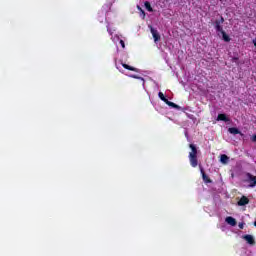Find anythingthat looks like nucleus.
Instances as JSON below:
<instances>
[{
  "label": "nucleus",
  "mask_w": 256,
  "mask_h": 256,
  "mask_svg": "<svg viewBox=\"0 0 256 256\" xmlns=\"http://www.w3.org/2000/svg\"><path fill=\"white\" fill-rule=\"evenodd\" d=\"M150 31L152 33L155 43H157V41H160L161 35H159V32L157 30H155V28H153V26H150Z\"/></svg>",
  "instance_id": "4"
},
{
  "label": "nucleus",
  "mask_w": 256,
  "mask_h": 256,
  "mask_svg": "<svg viewBox=\"0 0 256 256\" xmlns=\"http://www.w3.org/2000/svg\"><path fill=\"white\" fill-rule=\"evenodd\" d=\"M158 96H159V98L161 99V101H163L164 103H166V101L168 100V99L165 97V94H163V92H159V93H158Z\"/></svg>",
  "instance_id": "16"
},
{
  "label": "nucleus",
  "mask_w": 256,
  "mask_h": 256,
  "mask_svg": "<svg viewBox=\"0 0 256 256\" xmlns=\"http://www.w3.org/2000/svg\"><path fill=\"white\" fill-rule=\"evenodd\" d=\"M189 148L191 152L189 153V161L191 167H197L199 165V160L197 159V146L195 144H190Z\"/></svg>",
  "instance_id": "1"
},
{
  "label": "nucleus",
  "mask_w": 256,
  "mask_h": 256,
  "mask_svg": "<svg viewBox=\"0 0 256 256\" xmlns=\"http://www.w3.org/2000/svg\"><path fill=\"white\" fill-rule=\"evenodd\" d=\"M251 141H253V143H256V134L252 136Z\"/></svg>",
  "instance_id": "20"
},
{
  "label": "nucleus",
  "mask_w": 256,
  "mask_h": 256,
  "mask_svg": "<svg viewBox=\"0 0 256 256\" xmlns=\"http://www.w3.org/2000/svg\"><path fill=\"white\" fill-rule=\"evenodd\" d=\"M225 23V18H223V16H221L220 15V19H217V20H215V22H214V27H215V29H216V31L218 32V33H220L221 31H223V24Z\"/></svg>",
  "instance_id": "2"
},
{
  "label": "nucleus",
  "mask_w": 256,
  "mask_h": 256,
  "mask_svg": "<svg viewBox=\"0 0 256 256\" xmlns=\"http://www.w3.org/2000/svg\"><path fill=\"white\" fill-rule=\"evenodd\" d=\"M228 132L231 133V135H241V131H239L236 127L229 128Z\"/></svg>",
  "instance_id": "13"
},
{
  "label": "nucleus",
  "mask_w": 256,
  "mask_h": 256,
  "mask_svg": "<svg viewBox=\"0 0 256 256\" xmlns=\"http://www.w3.org/2000/svg\"><path fill=\"white\" fill-rule=\"evenodd\" d=\"M201 174H202V179L204 181V183H212L211 178H209V176L207 174H205V170H203V168H201Z\"/></svg>",
  "instance_id": "9"
},
{
  "label": "nucleus",
  "mask_w": 256,
  "mask_h": 256,
  "mask_svg": "<svg viewBox=\"0 0 256 256\" xmlns=\"http://www.w3.org/2000/svg\"><path fill=\"white\" fill-rule=\"evenodd\" d=\"M225 221L228 225H231V227H235V225H237V220L231 216L226 217Z\"/></svg>",
  "instance_id": "7"
},
{
  "label": "nucleus",
  "mask_w": 256,
  "mask_h": 256,
  "mask_svg": "<svg viewBox=\"0 0 256 256\" xmlns=\"http://www.w3.org/2000/svg\"><path fill=\"white\" fill-rule=\"evenodd\" d=\"M165 103H166V105H168V107H172V109H181V106H179L169 100H166Z\"/></svg>",
  "instance_id": "12"
},
{
  "label": "nucleus",
  "mask_w": 256,
  "mask_h": 256,
  "mask_svg": "<svg viewBox=\"0 0 256 256\" xmlns=\"http://www.w3.org/2000/svg\"><path fill=\"white\" fill-rule=\"evenodd\" d=\"M233 60H234V61H238V60H239V58H237V57H234V58H233Z\"/></svg>",
  "instance_id": "22"
},
{
  "label": "nucleus",
  "mask_w": 256,
  "mask_h": 256,
  "mask_svg": "<svg viewBox=\"0 0 256 256\" xmlns=\"http://www.w3.org/2000/svg\"><path fill=\"white\" fill-rule=\"evenodd\" d=\"M217 121H224L225 123H229L230 119L226 114H218Z\"/></svg>",
  "instance_id": "10"
},
{
  "label": "nucleus",
  "mask_w": 256,
  "mask_h": 256,
  "mask_svg": "<svg viewBox=\"0 0 256 256\" xmlns=\"http://www.w3.org/2000/svg\"><path fill=\"white\" fill-rule=\"evenodd\" d=\"M130 77H132V79H139L140 81H143V83H145V78H143L141 76L131 75Z\"/></svg>",
  "instance_id": "17"
},
{
  "label": "nucleus",
  "mask_w": 256,
  "mask_h": 256,
  "mask_svg": "<svg viewBox=\"0 0 256 256\" xmlns=\"http://www.w3.org/2000/svg\"><path fill=\"white\" fill-rule=\"evenodd\" d=\"M245 205H249V198H247V196H242L238 201V206L245 207Z\"/></svg>",
  "instance_id": "5"
},
{
  "label": "nucleus",
  "mask_w": 256,
  "mask_h": 256,
  "mask_svg": "<svg viewBox=\"0 0 256 256\" xmlns=\"http://www.w3.org/2000/svg\"><path fill=\"white\" fill-rule=\"evenodd\" d=\"M238 227H239V229H244L245 223L240 222V223L238 224Z\"/></svg>",
  "instance_id": "18"
},
{
  "label": "nucleus",
  "mask_w": 256,
  "mask_h": 256,
  "mask_svg": "<svg viewBox=\"0 0 256 256\" xmlns=\"http://www.w3.org/2000/svg\"><path fill=\"white\" fill-rule=\"evenodd\" d=\"M138 9H140V11H142V13L145 15V11H143L141 7L138 6Z\"/></svg>",
  "instance_id": "21"
},
{
  "label": "nucleus",
  "mask_w": 256,
  "mask_h": 256,
  "mask_svg": "<svg viewBox=\"0 0 256 256\" xmlns=\"http://www.w3.org/2000/svg\"><path fill=\"white\" fill-rule=\"evenodd\" d=\"M247 181L249 184V187H256V176H254L251 173H246Z\"/></svg>",
  "instance_id": "3"
},
{
  "label": "nucleus",
  "mask_w": 256,
  "mask_h": 256,
  "mask_svg": "<svg viewBox=\"0 0 256 256\" xmlns=\"http://www.w3.org/2000/svg\"><path fill=\"white\" fill-rule=\"evenodd\" d=\"M220 33L222 34L223 41H225L226 43H229V41H231V37H229V35H227V33L224 32V30L220 31Z\"/></svg>",
  "instance_id": "14"
},
{
  "label": "nucleus",
  "mask_w": 256,
  "mask_h": 256,
  "mask_svg": "<svg viewBox=\"0 0 256 256\" xmlns=\"http://www.w3.org/2000/svg\"><path fill=\"white\" fill-rule=\"evenodd\" d=\"M122 67H124V69H127L128 71H134L135 73H139V69L133 67V66H129V64L126 63H121Z\"/></svg>",
  "instance_id": "8"
},
{
  "label": "nucleus",
  "mask_w": 256,
  "mask_h": 256,
  "mask_svg": "<svg viewBox=\"0 0 256 256\" xmlns=\"http://www.w3.org/2000/svg\"><path fill=\"white\" fill-rule=\"evenodd\" d=\"M243 239H245V241L249 244V245H255V238H253L252 235H244Z\"/></svg>",
  "instance_id": "6"
},
{
  "label": "nucleus",
  "mask_w": 256,
  "mask_h": 256,
  "mask_svg": "<svg viewBox=\"0 0 256 256\" xmlns=\"http://www.w3.org/2000/svg\"><path fill=\"white\" fill-rule=\"evenodd\" d=\"M120 45H121L122 49H125V41L120 40Z\"/></svg>",
  "instance_id": "19"
},
{
  "label": "nucleus",
  "mask_w": 256,
  "mask_h": 256,
  "mask_svg": "<svg viewBox=\"0 0 256 256\" xmlns=\"http://www.w3.org/2000/svg\"><path fill=\"white\" fill-rule=\"evenodd\" d=\"M220 163H223V165H227V163H229V156H227L226 154H222L220 156Z\"/></svg>",
  "instance_id": "11"
},
{
  "label": "nucleus",
  "mask_w": 256,
  "mask_h": 256,
  "mask_svg": "<svg viewBox=\"0 0 256 256\" xmlns=\"http://www.w3.org/2000/svg\"><path fill=\"white\" fill-rule=\"evenodd\" d=\"M144 7L149 11V13H153V7H151V3L149 1L144 3Z\"/></svg>",
  "instance_id": "15"
}]
</instances>
